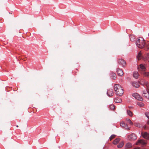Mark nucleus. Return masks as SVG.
I'll use <instances>...</instances> for the list:
<instances>
[{
	"instance_id": "f257e3e1",
	"label": "nucleus",
	"mask_w": 149,
	"mask_h": 149,
	"mask_svg": "<svg viewBox=\"0 0 149 149\" xmlns=\"http://www.w3.org/2000/svg\"><path fill=\"white\" fill-rule=\"evenodd\" d=\"M149 42H145V40L143 38L140 37L136 41V46L139 48H142L145 47V49L148 51L149 49L148 46L147 44Z\"/></svg>"
},
{
	"instance_id": "f03ea898",
	"label": "nucleus",
	"mask_w": 149,
	"mask_h": 149,
	"mask_svg": "<svg viewBox=\"0 0 149 149\" xmlns=\"http://www.w3.org/2000/svg\"><path fill=\"white\" fill-rule=\"evenodd\" d=\"M114 89L116 94L119 96H122L124 93L123 88L119 84H115L114 86Z\"/></svg>"
},
{
	"instance_id": "7ed1b4c3",
	"label": "nucleus",
	"mask_w": 149,
	"mask_h": 149,
	"mask_svg": "<svg viewBox=\"0 0 149 149\" xmlns=\"http://www.w3.org/2000/svg\"><path fill=\"white\" fill-rule=\"evenodd\" d=\"M118 63L122 67H125L126 65V62L123 59H119L118 61Z\"/></svg>"
},
{
	"instance_id": "20e7f679",
	"label": "nucleus",
	"mask_w": 149,
	"mask_h": 149,
	"mask_svg": "<svg viewBox=\"0 0 149 149\" xmlns=\"http://www.w3.org/2000/svg\"><path fill=\"white\" fill-rule=\"evenodd\" d=\"M132 96L134 97L136 99L140 101L143 100L142 97L137 93H134L132 94Z\"/></svg>"
},
{
	"instance_id": "39448f33",
	"label": "nucleus",
	"mask_w": 149,
	"mask_h": 149,
	"mask_svg": "<svg viewBox=\"0 0 149 149\" xmlns=\"http://www.w3.org/2000/svg\"><path fill=\"white\" fill-rule=\"evenodd\" d=\"M128 138L129 140H134L137 139V136L135 134L132 133L128 136Z\"/></svg>"
},
{
	"instance_id": "423d86ee",
	"label": "nucleus",
	"mask_w": 149,
	"mask_h": 149,
	"mask_svg": "<svg viewBox=\"0 0 149 149\" xmlns=\"http://www.w3.org/2000/svg\"><path fill=\"white\" fill-rule=\"evenodd\" d=\"M138 69L139 70H141L144 72L146 70V68L144 65L141 64L139 65Z\"/></svg>"
},
{
	"instance_id": "0eeeda50",
	"label": "nucleus",
	"mask_w": 149,
	"mask_h": 149,
	"mask_svg": "<svg viewBox=\"0 0 149 149\" xmlns=\"http://www.w3.org/2000/svg\"><path fill=\"white\" fill-rule=\"evenodd\" d=\"M120 125L121 127L125 128L127 130H129L130 129V128L129 127H128L127 125L125 124V123L123 121L120 122Z\"/></svg>"
},
{
	"instance_id": "6e6552de",
	"label": "nucleus",
	"mask_w": 149,
	"mask_h": 149,
	"mask_svg": "<svg viewBox=\"0 0 149 149\" xmlns=\"http://www.w3.org/2000/svg\"><path fill=\"white\" fill-rule=\"evenodd\" d=\"M146 143L143 140L140 139L138 140V141L136 143V145L141 144L143 146L145 145Z\"/></svg>"
},
{
	"instance_id": "1a4fd4ad",
	"label": "nucleus",
	"mask_w": 149,
	"mask_h": 149,
	"mask_svg": "<svg viewBox=\"0 0 149 149\" xmlns=\"http://www.w3.org/2000/svg\"><path fill=\"white\" fill-rule=\"evenodd\" d=\"M107 95L109 97L112 96L113 95V90L112 89H109L107 91Z\"/></svg>"
},
{
	"instance_id": "9d476101",
	"label": "nucleus",
	"mask_w": 149,
	"mask_h": 149,
	"mask_svg": "<svg viewBox=\"0 0 149 149\" xmlns=\"http://www.w3.org/2000/svg\"><path fill=\"white\" fill-rule=\"evenodd\" d=\"M116 72L119 76H122L123 75V72L121 69L119 68H117Z\"/></svg>"
},
{
	"instance_id": "9b49d317",
	"label": "nucleus",
	"mask_w": 149,
	"mask_h": 149,
	"mask_svg": "<svg viewBox=\"0 0 149 149\" xmlns=\"http://www.w3.org/2000/svg\"><path fill=\"white\" fill-rule=\"evenodd\" d=\"M143 137L145 139H149V134L147 132H145L141 133Z\"/></svg>"
},
{
	"instance_id": "f8f14e48",
	"label": "nucleus",
	"mask_w": 149,
	"mask_h": 149,
	"mask_svg": "<svg viewBox=\"0 0 149 149\" xmlns=\"http://www.w3.org/2000/svg\"><path fill=\"white\" fill-rule=\"evenodd\" d=\"M132 86L135 88H138L139 86V83L137 82L134 81L132 83Z\"/></svg>"
},
{
	"instance_id": "ddd939ff",
	"label": "nucleus",
	"mask_w": 149,
	"mask_h": 149,
	"mask_svg": "<svg viewBox=\"0 0 149 149\" xmlns=\"http://www.w3.org/2000/svg\"><path fill=\"white\" fill-rule=\"evenodd\" d=\"M148 91H144L143 93V95L146 98H149V93Z\"/></svg>"
},
{
	"instance_id": "4468645a",
	"label": "nucleus",
	"mask_w": 149,
	"mask_h": 149,
	"mask_svg": "<svg viewBox=\"0 0 149 149\" xmlns=\"http://www.w3.org/2000/svg\"><path fill=\"white\" fill-rule=\"evenodd\" d=\"M114 101L116 103H118L121 102L122 100L120 98L117 97L114 99Z\"/></svg>"
},
{
	"instance_id": "2eb2a0df",
	"label": "nucleus",
	"mask_w": 149,
	"mask_h": 149,
	"mask_svg": "<svg viewBox=\"0 0 149 149\" xmlns=\"http://www.w3.org/2000/svg\"><path fill=\"white\" fill-rule=\"evenodd\" d=\"M120 139L119 138H117L115 139L113 142V144L116 145L120 141Z\"/></svg>"
},
{
	"instance_id": "dca6fc26",
	"label": "nucleus",
	"mask_w": 149,
	"mask_h": 149,
	"mask_svg": "<svg viewBox=\"0 0 149 149\" xmlns=\"http://www.w3.org/2000/svg\"><path fill=\"white\" fill-rule=\"evenodd\" d=\"M133 76L136 79L138 78L139 76L138 72H134L133 74Z\"/></svg>"
},
{
	"instance_id": "f3484780",
	"label": "nucleus",
	"mask_w": 149,
	"mask_h": 149,
	"mask_svg": "<svg viewBox=\"0 0 149 149\" xmlns=\"http://www.w3.org/2000/svg\"><path fill=\"white\" fill-rule=\"evenodd\" d=\"M124 142L123 141H122L120 142L118 145L117 147L119 148H122L124 145Z\"/></svg>"
},
{
	"instance_id": "a211bd4d",
	"label": "nucleus",
	"mask_w": 149,
	"mask_h": 149,
	"mask_svg": "<svg viewBox=\"0 0 149 149\" xmlns=\"http://www.w3.org/2000/svg\"><path fill=\"white\" fill-rule=\"evenodd\" d=\"M125 147L126 148H130L132 147V144L130 143H128L125 144Z\"/></svg>"
},
{
	"instance_id": "6ab92c4d",
	"label": "nucleus",
	"mask_w": 149,
	"mask_h": 149,
	"mask_svg": "<svg viewBox=\"0 0 149 149\" xmlns=\"http://www.w3.org/2000/svg\"><path fill=\"white\" fill-rule=\"evenodd\" d=\"M142 74L145 77H149V72H143Z\"/></svg>"
},
{
	"instance_id": "aec40b11",
	"label": "nucleus",
	"mask_w": 149,
	"mask_h": 149,
	"mask_svg": "<svg viewBox=\"0 0 149 149\" xmlns=\"http://www.w3.org/2000/svg\"><path fill=\"white\" fill-rule=\"evenodd\" d=\"M144 84L146 87L147 91L149 92V84L147 81H146L144 83Z\"/></svg>"
},
{
	"instance_id": "412c9836",
	"label": "nucleus",
	"mask_w": 149,
	"mask_h": 149,
	"mask_svg": "<svg viewBox=\"0 0 149 149\" xmlns=\"http://www.w3.org/2000/svg\"><path fill=\"white\" fill-rule=\"evenodd\" d=\"M111 76L113 79H115L116 78V74L115 73H112L111 74Z\"/></svg>"
},
{
	"instance_id": "4be33fe9",
	"label": "nucleus",
	"mask_w": 149,
	"mask_h": 149,
	"mask_svg": "<svg viewBox=\"0 0 149 149\" xmlns=\"http://www.w3.org/2000/svg\"><path fill=\"white\" fill-rule=\"evenodd\" d=\"M127 115L130 116H132V111L130 110H127Z\"/></svg>"
},
{
	"instance_id": "5701e85b",
	"label": "nucleus",
	"mask_w": 149,
	"mask_h": 149,
	"mask_svg": "<svg viewBox=\"0 0 149 149\" xmlns=\"http://www.w3.org/2000/svg\"><path fill=\"white\" fill-rule=\"evenodd\" d=\"M130 40L132 42L134 41L135 40V37L134 36H130Z\"/></svg>"
},
{
	"instance_id": "b1692460",
	"label": "nucleus",
	"mask_w": 149,
	"mask_h": 149,
	"mask_svg": "<svg viewBox=\"0 0 149 149\" xmlns=\"http://www.w3.org/2000/svg\"><path fill=\"white\" fill-rule=\"evenodd\" d=\"M141 58V52H139L137 56V58L138 60H140Z\"/></svg>"
},
{
	"instance_id": "393cba45",
	"label": "nucleus",
	"mask_w": 149,
	"mask_h": 149,
	"mask_svg": "<svg viewBox=\"0 0 149 149\" xmlns=\"http://www.w3.org/2000/svg\"><path fill=\"white\" fill-rule=\"evenodd\" d=\"M126 121L131 125H132L133 123L132 122L131 120L129 118L126 119Z\"/></svg>"
},
{
	"instance_id": "a878e982",
	"label": "nucleus",
	"mask_w": 149,
	"mask_h": 149,
	"mask_svg": "<svg viewBox=\"0 0 149 149\" xmlns=\"http://www.w3.org/2000/svg\"><path fill=\"white\" fill-rule=\"evenodd\" d=\"M109 107L110 109L112 110H114L115 108V107L113 104H112L110 105Z\"/></svg>"
},
{
	"instance_id": "bb28decb",
	"label": "nucleus",
	"mask_w": 149,
	"mask_h": 149,
	"mask_svg": "<svg viewBox=\"0 0 149 149\" xmlns=\"http://www.w3.org/2000/svg\"><path fill=\"white\" fill-rule=\"evenodd\" d=\"M137 104L140 107H142L144 105V104L142 102H138Z\"/></svg>"
},
{
	"instance_id": "cd10ccee",
	"label": "nucleus",
	"mask_w": 149,
	"mask_h": 149,
	"mask_svg": "<svg viewBox=\"0 0 149 149\" xmlns=\"http://www.w3.org/2000/svg\"><path fill=\"white\" fill-rule=\"evenodd\" d=\"M115 136L116 135L114 134L112 135L109 138V140L111 141L112 139L115 137Z\"/></svg>"
},
{
	"instance_id": "c85d7f7f",
	"label": "nucleus",
	"mask_w": 149,
	"mask_h": 149,
	"mask_svg": "<svg viewBox=\"0 0 149 149\" xmlns=\"http://www.w3.org/2000/svg\"><path fill=\"white\" fill-rule=\"evenodd\" d=\"M145 115L148 118H149V112L146 113Z\"/></svg>"
},
{
	"instance_id": "c756f323",
	"label": "nucleus",
	"mask_w": 149,
	"mask_h": 149,
	"mask_svg": "<svg viewBox=\"0 0 149 149\" xmlns=\"http://www.w3.org/2000/svg\"><path fill=\"white\" fill-rule=\"evenodd\" d=\"M140 125L139 124H137V125H136V126L138 127H139L140 126H139V125Z\"/></svg>"
},
{
	"instance_id": "7c9ffc66",
	"label": "nucleus",
	"mask_w": 149,
	"mask_h": 149,
	"mask_svg": "<svg viewBox=\"0 0 149 149\" xmlns=\"http://www.w3.org/2000/svg\"><path fill=\"white\" fill-rule=\"evenodd\" d=\"M134 149H139V148H134Z\"/></svg>"
},
{
	"instance_id": "2f4dec72",
	"label": "nucleus",
	"mask_w": 149,
	"mask_h": 149,
	"mask_svg": "<svg viewBox=\"0 0 149 149\" xmlns=\"http://www.w3.org/2000/svg\"><path fill=\"white\" fill-rule=\"evenodd\" d=\"M147 45H149V42H148L147 44Z\"/></svg>"
},
{
	"instance_id": "473e14b6",
	"label": "nucleus",
	"mask_w": 149,
	"mask_h": 149,
	"mask_svg": "<svg viewBox=\"0 0 149 149\" xmlns=\"http://www.w3.org/2000/svg\"><path fill=\"white\" fill-rule=\"evenodd\" d=\"M16 127H18V125H17L16 126Z\"/></svg>"
}]
</instances>
